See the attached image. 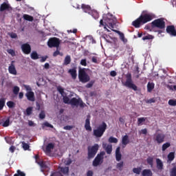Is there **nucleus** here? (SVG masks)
Returning <instances> with one entry per match:
<instances>
[{
  "label": "nucleus",
  "mask_w": 176,
  "mask_h": 176,
  "mask_svg": "<svg viewBox=\"0 0 176 176\" xmlns=\"http://www.w3.org/2000/svg\"><path fill=\"white\" fill-rule=\"evenodd\" d=\"M151 28H159V30L155 31V32L162 34L163 32L162 30H164V28H166V22L164 21V19L160 18L154 20L151 22Z\"/></svg>",
  "instance_id": "obj_1"
},
{
  "label": "nucleus",
  "mask_w": 176,
  "mask_h": 176,
  "mask_svg": "<svg viewBox=\"0 0 176 176\" xmlns=\"http://www.w3.org/2000/svg\"><path fill=\"white\" fill-rule=\"evenodd\" d=\"M107 127H108L107 123H105V122H102L96 129H94V135L96 137V138H101V137L104 135V133L107 130Z\"/></svg>",
  "instance_id": "obj_2"
},
{
  "label": "nucleus",
  "mask_w": 176,
  "mask_h": 176,
  "mask_svg": "<svg viewBox=\"0 0 176 176\" xmlns=\"http://www.w3.org/2000/svg\"><path fill=\"white\" fill-rule=\"evenodd\" d=\"M126 82H122L123 86H125V87H128L129 89H132V90H134V91H137L138 90V87L134 84L133 82V78H131V74H129L126 75Z\"/></svg>",
  "instance_id": "obj_3"
},
{
  "label": "nucleus",
  "mask_w": 176,
  "mask_h": 176,
  "mask_svg": "<svg viewBox=\"0 0 176 176\" xmlns=\"http://www.w3.org/2000/svg\"><path fill=\"white\" fill-rule=\"evenodd\" d=\"M104 156H105V151H100V153H98L92 162V166L94 167L101 166L104 163Z\"/></svg>",
  "instance_id": "obj_4"
},
{
  "label": "nucleus",
  "mask_w": 176,
  "mask_h": 176,
  "mask_svg": "<svg viewBox=\"0 0 176 176\" xmlns=\"http://www.w3.org/2000/svg\"><path fill=\"white\" fill-rule=\"evenodd\" d=\"M78 79L81 83H87V82H90V76L86 73L85 69H81L78 72Z\"/></svg>",
  "instance_id": "obj_5"
},
{
  "label": "nucleus",
  "mask_w": 176,
  "mask_h": 176,
  "mask_svg": "<svg viewBox=\"0 0 176 176\" xmlns=\"http://www.w3.org/2000/svg\"><path fill=\"white\" fill-rule=\"evenodd\" d=\"M100 146L98 144H95L92 146L88 147V159H93L97 155V152H98V148Z\"/></svg>",
  "instance_id": "obj_6"
},
{
  "label": "nucleus",
  "mask_w": 176,
  "mask_h": 176,
  "mask_svg": "<svg viewBox=\"0 0 176 176\" xmlns=\"http://www.w3.org/2000/svg\"><path fill=\"white\" fill-rule=\"evenodd\" d=\"M139 19H140L142 24H146L155 19V14L152 13L143 14L139 16Z\"/></svg>",
  "instance_id": "obj_7"
},
{
  "label": "nucleus",
  "mask_w": 176,
  "mask_h": 176,
  "mask_svg": "<svg viewBox=\"0 0 176 176\" xmlns=\"http://www.w3.org/2000/svg\"><path fill=\"white\" fill-rule=\"evenodd\" d=\"M70 105H72V107H80V108H85L86 104L83 102V100H82L80 98H72L70 100Z\"/></svg>",
  "instance_id": "obj_8"
},
{
  "label": "nucleus",
  "mask_w": 176,
  "mask_h": 176,
  "mask_svg": "<svg viewBox=\"0 0 176 176\" xmlns=\"http://www.w3.org/2000/svg\"><path fill=\"white\" fill-rule=\"evenodd\" d=\"M60 38L57 37H52L48 40L47 45L50 47H57L58 49L60 47Z\"/></svg>",
  "instance_id": "obj_9"
},
{
  "label": "nucleus",
  "mask_w": 176,
  "mask_h": 176,
  "mask_svg": "<svg viewBox=\"0 0 176 176\" xmlns=\"http://www.w3.org/2000/svg\"><path fill=\"white\" fill-rule=\"evenodd\" d=\"M105 20L107 24H109V28H110V30H113V28H115V23L116 21L115 16L109 13L107 14V18Z\"/></svg>",
  "instance_id": "obj_10"
},
{
  "label": "nucleus",
  "mask_w": 176,
  "mask_h": 176,
  "mask_svg": "<svg viewBox=\"0 0 176 176\" xmlns=\"http://www.w3.org/2000/svg\"><path fill=\"white\" fill-rule=\"evenodd\" d=\"M81 9H82L85 13H89V14L91 13L94 19H97L98 17V12L91 11V7L89 5L82 4Z\"/></svg>",
  "instance_id": "obj_11"
},
{
  "label": "nucleus",
  "mask_w": 176,
  "mask_h": 176,
  "mask_svg": "<svg viewBox=\"0 0 176 176\" xmlns=\"http://www.w3.org/2000/svg\"><path fill=\"white\" fill-rule=\"evenodd\" d=\"M153 140L155 142H157L158 145H160V144H163V142H164V140H166V135L163 133H156L154 135Z\"/></svg>",
  "instance_id": "obj_12"
},
{
  "label": "nucleus",
  "mask_w": 176,
  "mask_h": 176,
  "mask_svg": "<svg viewBox=\"0 0 176 176\" xmlns=\"http://www.w3.org/2000/svg\"><path fill=\"white\" fill-rule=\"evenodd\" d=\"M12 10H13V8L12 6H10V4L3 2L0 6V12H8L9 13H12Z\"/></svg>",
  "instance_id": "obj_13"
},
{
  "label": "nucleus",
  "mask_w": 176,
  "mask_h": 176,
  "mask_svg": "<svg viewBox=\"0 0 176 176\" xmlns=\"http://www.w3.org/2000/svg\"><path fill=\"white\" fill-rule=\"evenodd\" d=\"M21 47L24 54H30L31 53V45L28 43L23 44Z\"/></svg>",
  "instance_id": "obj_14"
},
{
  "label": "nucleus",
  "mask_w": 176,
  "mask_h": 176,
  "mask_svg": "<svg viewBox=\"0 0 176 176\" xmlns=\"http://www.w3.org/2000/svg\"><path fill=\"white\" fill-rule=\"evenodd\" d=\"M166 32L167 34L170 35V36H176L175 26H174L173 25H168L166 27Z\"/></svg>",
  "instance_id": "obj_15"
},
{
  "label": "nucleus",
  "mask_w": 176,
  "mask_h": 176,
  "mask_svg": "<svg viewBox=\"0 0 176 176\" xmlns=\"http://www.w3.org/2000/svg\"><path fill=\"white\" fill-rule=\"evenodd\" d=\"M14 63V60H12L10 66L8 67L9 74H11L12 75H17V70H16Z\"/></svg>",
  "instance_id": "obj_16"
},
{
  "label": "nucleus",
  "mask_w": 176,
  "mask_h": 176,
  "mask_svg": "<svg viewBox=\"0 0 176 176\" xmlns=\"http://www.w3.org/2000/svg\"><path fill=\"white\" fill-rule=\"evenodd\" d=\"M128 144H130V139L129 138V135H125L122 138V148H126Z\"/></svg>",
  "instance_id": "obj_17"
},
{
  "label": "nucleus",
  "mask_w": 176,
  "mask_h": 176,
  "mask_svg": "<svg viewBox=\"0 0 176 176\" xmlns=\"http://www.w3.org/2000/svg\"><path fill=\"white\" fill-rule=\"evenodd\" d=\"M25 97L27 98L28 101H35V94L34 93V91H28L25 94Z\"/></svg>",
  "instance_id": "obj_18"
},
{
  "label": "nucleus",
  "mask_w": 176,
  "mask_h": 176,
  "mask_svg": "<svg viewBox=\"0 0 176 176\" xmlns=\"http://www.w3.org/2000/svg\"><path fill=\"white\" fill-rule=\"evenodd\" d=\"M143 25L144 24L142 23L140 17L132 22V25L135 27V28H140V27Z\"/></svg>",
  "instance_id": "obj_19"
},
{
  "label": "nucleus",
  "mask_w": 176,
  "mask_h": 176,
  "mask_svg": "<svg viewBox=\"0 0 176 176\" xmlns=\"http://www.w3.org/2000/svg\"><path fill=\"white\" fill-rule=\"evenodd\" d=\"M85 129L87 131H91V126H90V116H87L85 120Z\"/></svg>",
  "instance_id": "obj_20"
},
{
  "label": "nucleus",
  "mask_w": 176,
  "mask_h": 176,
  "mask_svg": "<svg viewBox=\"0 0 176 176\" xmlns=\"http://www.w3.org/2000/svg\"><path fill=\"white\" fill-rule=\"evenodd\" d=\"M156 162V167L157 169L159 170L160 171H162V170H163V167H164V164H163V162L162 161V160L157 158L155 160Z\"/></svg>",
  "instance_id": "obj_21"
},
{
  "label": "nucleus",
  "mask_w": 176,
  "mask_h": 176,
  "mask_svg": "<svg viewBox=\"0 0 176 176\" xmlns=\"http://www.w3.org/2000/svg\"><path fill=\"white\" fill-rule=\"evenodd\" d=\"M116 160L117 162H120L122 160V153H120V147H117L116 150Z\"/></svg>",
  "instance_id": "obj_22"
},
{
  "label": "nucleus",
  "mask_w": 176,
  "mask_h": 176,
  "mask_svg": "<svg viewBox=\"0 0 176 176\" xmlns=\"http://www.w3.org/2000/svg\"><path fill=\"white\" fill-rule=\"evenodd\" d=\"M36 163L38 165L40 166L41 170V171L42 173H45V168H47V165H46V162H43V161H36Z\"/></svg>",
  "instance_id": "obj_23"
},
{
  "label": "nucleus",
  "mask_w": 176,
  "mask_h": 176,
  "mask_svg": "<svg viewBox=\"0 0 176 176\" xmlns=\"http://www.w3.org/2000/svg\"><path fill=\"white\" fill-rule=\"evenodd\" d=\"M69 74H70L72 79H76L78 74H76V67L69 69Z\"/></svg>",
  "instance_id": "obj_24"
},
{
  "label": "nucleus",
  "mask_w": 176,
  "mask_h": 176,
  "mask_svg": "<svg viewBox=\"0 0 176 176\" xmlns=\"http://www.w3.org/2000/svg\"><path fill=\"white\" fill-rule=\"evenodd\" d=\"M155 89V83L148 82L147 84V91L151 93Z\"/></svg>",
  "instance_id": "obj_25"
},
{
  "label": "nucleus",
  "mask_w": 176,
  "mask_h": 176,
  "mask_svg": "<svg viewBox=\"0 0 176 176\" xmlns=\"http://www.w3.org/2000/svg\"><path fill=\"white\" fill-rule=\"evenodd\" d=\"M59 168L60 174H68V173H69V168L68 166L60 167Z\"/></svg>",
  "instance_id": "obj_26"
},
{
  "label": "nucleus",
  "mask_w": 176,
  "mask_h": 176,
  "mask_svg": "<svg viewBox=\"0 0 176 176\" xmlns=\"http://www.w3.org/2000/svg\"><path fill=\"white\" fill-rule=\"evenodd\" d=\"M155 38V36H153L151 34H146L142 37V41H152L153 39Z\"/></svg>",
  "instance_id": "obj_27"
},
{
  "label": "nucleus",
  "mask_w": 176,
  "mask_h": 176,
  "mask_svg": "<svg viewBox=\"0 0 176 176\" xmlns=\"http://www.w3.org/2000/svg\"><path fill=\"white\" fill-rule=\"evenodd\" d=\"M175 159V153L170 152L168 155V162H173Z\"/></svg>",
  "instance_id": "obj_28"
},
{
  "label": "nucleus",
  "mask_w": 176,
  "mask_h": 176,
  "mask_svg": "<svg viewBox=\"0 0 176 176\" xmlns=\"http://www.w3.org/2000/svg\"><path fill=\"white\" fill-rule=\"evenodd\" d=\"M23 19L26 20V21H34V16L27 14H23Z\"/></svg>",
  "instance_id": "obj_29"
},
{
  "label": "nucleus",
  "mask_w": 176,
  "mask_h": 176,
  "mask_svg": "<svg viewBox=\"0 0 176 176\" xmlns=\"http://www.w3.org/2000/svg\"><path fill=\"white\" fill-rule=\"evenodd\" d=\"M0 124H2L3 127H8L9 124H10V118H8L3 124L0 122Z\"/></svg>",
  "instance_id": "obj_30"
},
{
  "label": "nucleus",
  "mask_w": 176,
  "mask_h": 176,
  "mask_svg": "<svg viewBox=\"0 0 176 176\" xmlns=\"http://www.w3.org/2000/svg\"><path fill=\"white\" fill-rule=\"evenodd\" d=\"M146 162L148 166L151 167V168L153 167V157H148L146 159Z\"/></svg>",
  "instance_id": "obj_31"
},
{
  "label": "nucleus",
  "mask_w": 176,
  "mask_h": 176,
  "mask_svg": "<svg viewBox=\"0 0 176 176\" xmlns=\"http://www.w3.org/2000/svg\"><path fill=\"white\" fill-rule=\"evenodd\" d=\"M104 151L107 153V155H111L112 153V146L111 144H108L106 148H104Z\"/></svg>",
  "instance_id": "obj_32"
},
{
  "label": "nucleus",
  "mask_w": 176,
  "mask_h": 176,
  "mask_svg": "<svg viewBox=\"0 0 176 176\" xmlns=\"http://www.w3.org/2000/svg\"><path fill=\"white\" fill-rule=\"evenodd\" d=\"M54 144L53 143H49L46 148H45V151L47 152H51L52 149H54Z\"/></svg>",
  "instance_id": "obj_33"
},
{
  "label": "nucleus",
  "mask_w": 176,
  "mask_h": 176,
  "mask_svg": "<svg viewBox=\"0 0 176 176\" xmlns=\"http://www.w3.org/2000/svg\"><path fill=\"white\" fill-rule=\"evenodd\" d=\"M32 109H34V108L32 107H29L26 109V111L25 113V114L27 116H31V115H32Z\"/></svg>",
  "instance_id": "obj_34"
},
{
  "label": "nucleus",
  "mask_w": 176,
  "mask_h": 176,
  "mask_svg": "<svg viewBox=\"0 0 176 176\" xmlns=\"http://www.w3.org/2000/svg\"><path fill=\"white\" fill-rule=\"evenodd\" d=\"M69 64H71V56L67 55L65 58L64 65H68Z\"/></svg>",
  "instance_id": "obj_35"
},
{
  "label": "nucleus",
  "mask_w": 176,
  "mask_h": 176,
  "mask_svg": "<svg viewBox=\"0 0 176 176\" xmlns=\"http://www.w3.org/2000/svg\"><path fill=\"white\" fill-rule=\"evenodd\" d=\"M30 57L32 60H38V58H39V55H38L36 52L34 51L32 52Z\"/></svg>",
  "instance_id": "obj_36"
},
{
  "label": "nucleus",
  "mask_w": 176,
  "mask_h": 176,
  "mask_svg": "<svg viewBox=\"0 0 176 176\" xmlns=\"http://www.w3.org/2000/svg\"><path fill=\"white\" fill-rule=\"evenodd\" d=\"M6 102V99L3 98L0 99V111H2L3 109Z\"/></svg>",
  "instance_id": "obj_37"
},
{
  "label": "nucleus",
  "mask_w": 176,
  "mask_h": 176,
  "mask_svg": "<svg viewBox=\"0 0 176 176\" xmlns=\"http://www.w3.org/2000/svg\"><path fill=\"white\" fill-rule=\"evenodd\" d=\"M142 170V168L141 167L133 168V173H134V174H138V175H140V174H141Z\"/></svg>",
  "instance_id": "obj_38"
},
{
  "label": "nucleus",
  "mask_w": 176,
  "mask_h": 176,
  "mask_svg": "<svg viewBox=\"0 0 176 176\" xmlns=\"http://www.w3.org/2000/svg\"><path fill=\"white\" fill-rule=\"evenodd\" d=\"M108 141L110 142V144H118V138L112 136L109 138Z\"/></svg>",
  "instance_id": "obj_39"
},
{
  "label": "nucleus",
  "mask_w": 176,
  "mask_h": 176,
  "mask_svg": "<svg viewBox=\"0 0 176 176\" xmlns=\"http://www.w3.org/2000/svg\"><path fill=\"white\" fill-rule=\"evenodd\" d=\"M146 118H138V126H141L144 122H146Z\"/></svg>",
  "instance_id": "obj_40"
},
{
  "label": "nucleus",
  "mask_w": 176,
  "mask_h": 176,
  "mask_svg": "<svg viewBox=\"0 0 176 176\" xmlns=\"http://www.w3.org/2000/svg\"><path fill=\"white\" fill-rule=\"evenodd\" d=\"M170 146H171V144H170V142H166V143H164L163 145H162V151L164 152V151H166V149H167L168 148H170Z\"/></svg>",
  "instance_id": "obj_41"
},
{
  "label": "nucleus",
  "mask_w": 176,
  "mask_h": 176,
  "mask_svg": "<svg viewBox=\"0 0 176 176\" xmlns=\"http://www.w3.org/2000/svg\"><path fill=\"white\" fill-rule=\"evenodd\" d=\"M112 31H113L114 32H117V34H119L120 39H121V41L122 39H124V34H123L122 32H120V31H118V30H112Z\"/></svg>",
  "instance_id": "obj_42"
},
{
  "label": "nucleus",
  "mask_w": 176,
  "mask_h": 176,
  "mask_svg": "<svg viewBox=\"0 0 176 176\" xmlns=\"http://www.w3.org/2000/svg\"><path fill=\"white\" fill-rule=\"evenodd\" d=\"M12 91L14 94H15V96H17V94H19V91H20V87H19L18 86H14Z\"/></svg>",
  "instance_id": "obj_43"
},
{
  "label": "nucleus",
  "mask_w": 176,
  "mask_h": 176,
  "mask_svg": "<svg viewBox=\"0 0 176 176\" xmlns=\"http://www.w3.org/2000/svg\"><path fill=\"white\" fill-rule=\"evenodd\" d=\"M168 104L170 105V107H175L176 106V100L170 99L168 100Z\"/></svg>",
  "instance_id": "obj_44"
},
{
  "label": "nucleus",
  "mask_w": 176,
  "mask_h": 176,
  "mask_svg": "<svg viewBox=\"0 0 176 176\" xmlns=\"http://www.w3.org/2000/svg\"><path fill=\"white\" fill-rule=\"evenodd\" d=\"M8 54H10L12 57H14L16 56V52H14V50L9 49L7 50Z\"/></svg>",
  "instance_id": "obj_45"
},
{
  "label": "nucleus",
  "mask_w": 176,
  "mask_h": 176,
  "mask_svg": "<svg viewBox=\"0 0 176 176\" xmlns=\"http://www.w3.org/2000/svg\"><path fill=\"white\" fill-rule=\"evenodd\" d=\"M14 176H25V173L20 170H18Z\"/></svg>",
  "instance_id": "obj_46"
},
{
  "label": "nucleus",
  "mask_w": 176,
  "mask_h": 176,
  "mask_svg": "<svg viewBox=\"0 0 176 176\" xmlns=\"http://www.w3.org/2000/svg\"><path fill=\"white\" fill-rule=\"evenodd\" d=\"M63 100L65 104H70L71 102V100H69V98H68V96H63Z\"/></svg>",
  "instance_id": "obj_47"
},
{
  "label": "nucleus",
  "mask_w": 176,
  "mask_h": 176,
  "mask_svg": "<svg viewBox=\"0 0 176 176\" xmlns=\"http://www.w3.org/2000/svg\"><path fill=\"white\" fill-rule=\"evenodd\" d=\"M65 166H69L72 164V160L71 158H67L66 160L64 162Z\"/></svg>",
  "instance_id": "obj_48"
},
{
  "label": "nucleus",
  "mask_w": 176,
  "mask_h": 176,
  "mask_svg": "<svg viewBox=\"0 0 176 176\" xmlns=\"http://www.w3.org/2000/svg\"><path fill=\"white\" fill-rule=\"evenodd\" d=\"M38 118L40 119H45L46 118V114L45 113V111H41L38 115Z\"/></svg>",
  "instance_id": "obj_49"
},
{
  "label": "nucleus",
  "mask_w": 176,
  "mask_h": 176,
  "mask_svg": "<svg viewBox=\"0 0 176 176\" xmlns=\"http://www.w3.org/2000/svg\"><path fill=\"white\" fill-rule=\"evenodd\" d=\"M43 127H50V129L54 128L53 125H52V124H50L47 122H45L43 124Z\"/></svg>",
  "instance_id": "obj_50"
},
{
  "label": "nucleus",
  "mask_w": 176,
  "mask_h": 176,
  "mask_svg": "<svg viewBox=\"0 0 176 176\" xmlns=\"http://www.w3.org/2000/svg\"><path fill=\"white\" fill-rule=\"evenodd\" d=\"M14 105L16 104L12 101H8L7 102V107H8V108H14Z\"/></svg>",
  "instance_id": "obj_51"
},
{
  "label": "nucleus",
  "mask_w": 176,
  "mask_h": 176,
  "mask_svg": "<svg viewBox=\"0 0 176 176\" xmlns=\"http://www.w3.org/2000/svg\"><path fill=\"white\" fill-rule=\"evenodd\" d=\"M22 144H23V148L24 151H28V149H30V145H28V144L23 142Z\"/></svg>",
  "instance_id": "obj_52"
},
{
  "label": "nucleus",
  "mask_w": 176,
  "mask_h": 176,
  "mask_svg": "<svg viewBox=\"0 0 176 176\" xmlns=\"http://www.w3.org/2000/svg\"><path fill=\"white\" fill-rule=\"evenodd\" d=\"M91 61L94 64H99L100 63V60H98V58H97V56H93L92 58H91Z\"/></svg>",
  "instance_id": "obj_53"
},
{
  "label": "nucleus",
  "mask_w": 176,
  "mask_h": 176,
  "mask_svg": "<svg viewBox=\"0 0 176 176\" xmlns=\"http://www.w3.org/2000/svg\"><path fill=\"white\" fill-rule=\"evenodd\" d=\"M95 80H91L88 84H87L86 87L87 89H90V87H93V85L95 83Z\"/></svg>",
  "instance_id": "obj_54"
},
{
  "label": "nucleus",
  "mask_w": 176,
  "mask_h": 176,
  "mask_svg": "<svg viewBox=\"0 0 176 176\" xmlns=\"http://www.w3.org/2000/svg\"><path fill=\"white\" fill-rule=\"evenodd\" d=\"M57 90L58 91V92L60 93V94H64V88L60 87V86H58L57 87Z\"/></svg>",
  "instance_id": "obj_55"
},
{
  "label": "nucleus",
  "mask_w": 176,
  "mask_h": 176,
  "mask_svg": "<svg viewBox=\"0 0 176 176\" xmlns=\"http://www.w3.org/2000/svg\"><path fill=\"white\" fill-rule=\"evenodd\" d=\"M50 176H64V175H63V174H61L60 172L56 171V172L52 173Z\"/></svg>",
  "instance_id": "obj_56"
},
{
  "label": "nucleus",
  "mask_w": 176,
  "mask_h": 176,
  "mask_svg": "<svg viewBox=\"0 0 176 176\" xmlns=\"http://www.w3.org/2000/svg\"><path fill=\"white\" fill-rule=\"evenodd\" d=\"M9 35L12 39H16V38H17V34L16 33L11 32L9 34Z\"/></svg>",
  "instance_id": "obj_57"
},
{
  "label": "nucleus",
  "mask_w": 176,
  "mask_h": 176,
  "mask_svg": "<svg viewBox=\"0 0 176 176\" xmlns=\"http://www.w3.org/2000/svg\"><path fill=\"white\" fill-rule=\"evenodd\" d=\"M80 64L83 67H86L87 65V62L86 59H82L81 61H80Z\"/></svg>",
  "instance_id": "obj_58"
},
{
  "label": "nucleus",
  "mask_w": 176,
  "mask_h": 176,
  "mask_svg": "<svg viewBox=\"0 0 176 176\" xmlns=\"http://www.w3.org/2000/svg\"><path fill=\"white\" fill-rule=\"evenodd\" d=\"M64 130H72L74 129L73 126L71 125H67L63 127Z\"/></svg>",
  "instance_id": "obj_59"
},
{
  "label": "nucleus",
  "mask_w": 176,
  "mask_h": 176,
  "mask_svg": "<svg viewBox=\"0 0 176 176\" xmlns=\"http://www.w3.org/2000/svg\"><path fill=\"white\" fill-rule=\"evenodd\" d=\"M10 152H11V153H14V151H16V147L14 146H11L9 148Z\"/></svg>",
  "instance_id": "obj_60"
},
{
  "label": "nucleus",
  "mask_w": 176,
  "mask_h": 176,
  "mask_svg": "<svg viewBox=\"0 0 176 176\" xmlns=\"http://www.w3.org/2000/svg\"><path fill=\"white\" fill-rule=\"evenodd\" d=\"M155 102H156V100H155V98H151V99H149L146 101V103L147 104H152V103Z\"/></svg>",
  "instance_id": "obj_61"
},
{
  "label": "nucleus",
  "mask_w": 176,
  "mask_h": 176,
  "mask_svg": "<svg viewBox=\"0 0 176 176\" xmlns=\"http://www.w3.org/2000/svg\"><path fill=\"white\" fill-rule=\"evenodd\" d=\"M170 176H176V168H173Z\"/></svg>",
  "instance_id": "obj_62"
},
{
  "label": "nucleus",
  "mask_w": 176,
  "mask_h": 176,
  "mask_svg": "<svg viewBox=\"0 0 176 176\" xmlns=\"http://www.w3.org/2000/svg\"><path fill=\"white\" fill-rule=\"evenodd\" d=\"M123 162L117 164V168H122V167H123Z\"/></svg>",
  "instance_id": "obj_63"
},
{
  "label": "nucleus",
  "mask_w": 176,
  "mask_h": 176,
  "mask_svg": "<svg viewBox=\"0 0 176 176\" xmlns=\"http://www.w3.org/2000/svg\"><path fill=\"white\" fill-rule=\"evenodd\" d=\"M93 172L92 170H88L87 173V176H93Z\"/></svg>",
  "instance_id": "obj_64"
}]
</instances>
